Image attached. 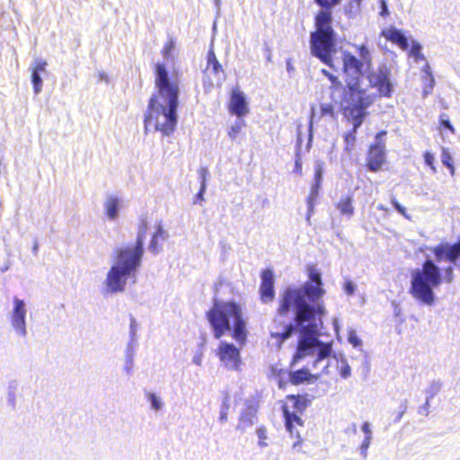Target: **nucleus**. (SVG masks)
I'll use <instances>...</instances> for the list:
<instances>
[{"label":"nucleus","instance_id":"f257e3e1","mask_svg":"<svg viewBox=\"0 0 460 460\" xmlns=\"http://www.w3.org/2000/svg\"><path fill=\"white\" fill-rule=\"evenodd\" d=\"M321 273L311 270L309 280L300 288L288 287L280 296L278 308L279 316L294 313V323L286 324L281 332L271 331L272 338L279 339L282 343L290 338L296 331L299 338L291 366L293 367L307 356H316L312 367L322 368L323 374L328 373L330 358H334L332 342H323L319 339L318 326L322 324V315L325 314L322 296L325 291L322 288Z\"/></svg>","mask_w":460,"mask_h":460},{"label":"nucleus","instance_id":"f03ea898","mask_svg":"<svg viewBox=\"0 0 460 460\" xmlns=\"http://www.w3.org/2000/svg\"><path fill=\"white\" fill-rule=\"evenodd\" d=\"M435 260L426 259L421 268L411 272L409 293L425 305H432L436 300L434 289L443 282L454 281V267L460 259V242L451 244L443 243L432 249Z\"/></svg>","mask_w":460,"mask_h":460},{"label":"nucleus","instance_id":"7ed1b4c3","mask_svg":"<svg viewBox=\"0 0 460 460\" xmlns=\"http://www.w3.org/2000/svg\"><path fill=\"white\" fill-rule=\"evenodd\" d=\"M155 87L145 114V131L154 128L163 136H170L178 122L180 83L177 77H171L165 66L157 63L155 68Z\"/></svg>","mask_w":460,"mask_h":460},{"label":"nucleus","instance_id":"20e7f679","mask_svg":"<svg viewBox=\"0 0 460 460\" xmlns=\"http://www.w3.org/2000/svg\"><path fill=\"white\" fill-rule=\"evenodd\" d=\"M148 229L146 219H142L133 245H125L114 249V263L107 272L103 281L104 294L124 292L127 281L136 276L142 264L144 255V241Z\"/></svg>","mask_w":460,"mask_h":460},{"label":"nucleus","instance_id":"39448f33","mask_svg":"<svg viewBox=\"0 0 460 460\" xmlns=\"http://www.w3.org/2000/svg\"><path fill=\"white\" fill-rule=\"evenodd\" d=\"M207 318L216 339H220L225 333L231 332L232 337L240 346L246 343L247 322L239 304L216 301L207 313Z\"/></svg>","mask_w":460,"mask_h":460},{"label":"nucleus","instance_id":"423d86ee","mask_svg":"<svg viewBox=\"0 0 460 460\" xmlns=\"http://www.w3.org/2000/svg\"><path fill=\"white\" fill-rule=\"evenodd\" d=\"M322 7L314 19L315 31L310 34V49L314 57L332 66V55L335 52V32L332 27L331 10L341 0H314Z\"/></svg>","mask_w":460,"mask_h":460},{"label":"nucleus","instance_id":"0eeeda50","mask_svg":"<svg viewBox=\"0 0 460 460\" xmlns=\"http://www.w3.org/2000/svg\"><path fill=\"white\" fill-rule=\"evenodd\" d=\"M357 49L360 59L348 51L343 52L342 55L343 71L349 92V94L367 93L366 90L360 87L359 79L362 76L364 65L369 69L372 64L371 53L367 47L362 44L357 46Z\"/></svg>","mask_w":460,"mask_h":460},{"label":"nucleus","instance_id":"6e6552de","mask_svg":"<svg viewBox=\"0 0 460 460\" xmlns=\"http://www.w3.org/2000/svg\"><path fill=\"white\" fill-rule=\"evenodd\" d=\"M391 69L385 64L379 65L376 69L369 70L367 79L369 85L376 88L379 96L390 98L394 93V84L391 80Z\"/></svg>","mask_w":460,"mask_h":460},{"label":"nucleus","instance_id":"1a4fd4ad","mask_svg":"<svg viewBox=\"0 0 460 460\" xmlns=\"http://www.w3.org/2000/svg\"><path fill=\"white\" fill-rule=\"evenodd\" d=\"M374 102V97L367 93H356L349 94L348 103L351 106L350 118L353 125L352 129L357 132L358 128L363 123L366 116L365 110Z\"/></svg>","mask_w":460,"mask_h":460},{"label":"nucleus","instance_id":"9d476101","mask_svg":"<svg viewBox=\"0 0 460 460\" xmlns=\"http://www.w3.org/2000/svg\"><path fill=\"white\" fill-rule=\"evenodd\" d=\"M386 131L383 130L376 134L375 143L369 147L367 165L369 171L377 172L381 169L386 160L385 142L384 140Z\"/></svg>","mask_w":460,"mask_h":460},{"label":"nucleus","instance_id":"9b49d317","mask_svg":"<svg viewBox=\"0 0 460 460\" xmlns=\"http://www.w3.org/2000/svg\"><path fill=\"white\" fill-rule=\"evenodd\" d=\"M26 315L27 308L25 301L17 296H13V308L10 312V323L15 334L23 339L28 335Z\"/></svg>","mask_w":460,"mask_h":460},{"label":"nucleus","instance_id":"f8f14e48","mask_svg":"<svg viewBox=\"0 0 460 460\" xmlns=\"http://www.w3.org/2000/svg\"><path fill=\"white\" fill-rule=\"evenodd\" d=\"M217 354L221 363L229 370H238L241 365L240 349L234 344L221 341Z\"/></svg>","mask_w":460,"mask_h":460},{"label":"nucleus","instance_id":"ddd939ff","mask_svg":"<svg viewBox=\"0 0 460 460\" xmlns=\"http://www.w3.org/2000/svg\"><path fill=\"white\" fill-rule=\"evenodd\" d=\"M257 406L253 401L247 400L244 408L241 411L236 429L244 432L247 429L253 426L257 420Z\"/></svg>","mask_w":460,"mask_h":460},{"label":"nucleus","instance_id":"4468645a","mask_svg":"<svg viewBox=\"0 0 460 460\" xmlns=\"http://www.w3.org/2000/svg\"><path fill=\"white\" fill-rule=\"evenodd\" d=\"M229 110L231 113L239 118H242L249 112L246 96L238 88L232 91Z\"/></svg>","mask_w":460,"mask_h":460},{"label":"nucleus","instance_id":"2eb2a0df","mask_svg":"<svg viewBox=\"0 0 460 460\" xmlns=\"http://www.w3.org/2000/svg\"><path fill=\"white\" fill-rule=\"evenodd\" d=\"M261 300L264 303L272 301L275 296L274 273L271 269L264 270L261 272V284L260 287Z\"/></svg>","mask_w":460,"mask_h":460},{"label":"nucleus","instance_id":"dca6fc26","mask_svg":"<svg viewBox=\"0 0 460 460\" xmlns=\"http://www.w3.org/2000/svg\"><path fill=\"white\" fill-rule=\"evenodd\" d=\"M204 74V85L206 86L208 84L209 87H212L215 81L217 84L221 83L223 79L222 75H224V70L221 64L219 62H216L210 65H207Z\"/></svg>","mask_w":460,"mask_h":460},{"label":"nucleus","instance_id":"f3484780","mask_svg":"<svg viewBox=\"0 0 460 460\" xmlns=\"http://www.w3.org/2000/svg\"><path fill=\"white\" fill-rule=\"evenodd\" d=\"M381 35L386 40L396 43L401 49H407L409 48V42L404 33L396 28H391L388 30H383Z\"/></svg>","mask_w":460,"mask_h":460},{"label":"nucleus","instance_id":"a211bd4d","mask_svg":"<svg viewBox=\"0 0 460 460\" xmlns=\"http://www.w3.org/2000/svg\"><path fill=\"white\" fill-rule=\"evenodd\" d=\"M47 62L41 59H37L34 62V67L31 71V83L35 94H39L42 90V79L40 76L41 72H45Z\"/></svg>","mask_w":460,"mask_h":460},{"label":"nucleus","instance_id":"6ab92c4d","mask_svg":"<svg viewBox=\"0 0 460 460\" xmlns=\"http://www.w3.org/2000/svg\"><path fill=\"white\" fill-rule=\"evenodd\" d=\"M106 215L110 220L118 218L120 208V200L116 196H109L104 202Z\"/></svg>","mask_w":460,"mask_h":460},{"label":"nucleus","instance_id":"aec40b11","mask_svg":"<svg viewBox=\"0 0 460 460\" xmlns=\"http://www.w3.org/2000/svg\"><path fill=\"white\" fill-rule=\"evenodd\" d=\"M361 430L365 433V438L360 446V454L364 458H366L372 441V430L370 429V424L368 422H364L361 427Z\"/></svg>","mask_w":460,"mask_h":460},{"label":"nucleus","instance_id":"412c9836","mask_svg":"<svg viewBox=\"0 0 460 460\" xmlns=\"http://www.w3.org/2000/svg\"><path fill=\"white\" fill-rule=\"evenodd\" d=\"M321 189L320 184L313 183L310 190V194L307 199V216L306 220L309 222L312 214L314 213V201L319 195Z\"/></svg>","mask_w":460,"mask_h":460},{"label":"nucleus","instance_id":"4be33fe9","mask_svg":"<svg viewBox=\"0 0 460 460\" xmlns=\"http://www.w3.org/2000/svg\"><path fill=\"white\" fill-rule=\"evenodd\" d=\"M312 375L309 370L306 368H302L296 371L290 372L289 377L290 381L294 385H299L304 383L305 381H308Z\"/></svg>","mask_w":460,"mask_h":460},{"label":"nucleus","instance_id":"5701e85b","mask_svg":"<svg viewBox=\"0 0 460 460\" xmlns=\"http://www.w3.org/2000/svg\"><path fill=\"white\" fill-rule=\"evenodd\" d=\"M337 208L342 215H346L348 217H351L354 213V208L352 206V198L347 196L342 198L337 204Z\"/></svg>","mask_w":460,"mask_h":460},{"label":"nucleus","instance_id":"b1692460","mask_svg":"<svg viewBox=\"0 0 460 460\" xmlns=\"http://www.w3.org/2000/svg\"><path fill=\"white\" fill-rule=\"evenodd\" d=\"M283 413L286 420V428L287 429L292 433L293 423L296 422L299 425H302L301 418L295 412H290L288 410L287 406L283 407Z\"/></svg>","mask_w":460,"mask_h":460},{"label":"nucleus","instance_id":"393cba45","mask_svg":"<svg viewBox=\"0 0 460 460\" xmlns=\"http://www.w3.org/2000/svg\"><path fill=\"white\" fill-rule=\"evenodd\" d=\"M245 126V121L239 118L234 121V123L230 127L228 130V136L232 140H235L237 135L241 132L243 128Z\"/></svg>","mask_w":460,"mask_h":460},{"label":"nucleus","instance_id":"a878e982","mask_svg":"<svg viewBox=\"0 0 460 460\" xmlns=\"http://www.w3.org/2000/svg\"><path fill=\"white\" fill-rule=\"evenodd\" d=\"M441 384L438 381H433L426 389V405H429V401L439 392Z\"/></svg>","mask_w":460,"mask_h":460},{"label":"nucleus","instance_id":"bb28decb","mask_svg":"<svg viewBox=\"0 0 460 460\" xmlns=\"http://www.w3.org/2000/svg\"><path fill=\"white\" fill-rule=\"evenodd\" d=\"M146 397L150 402L152 410L158 411L164 407V403L161 398L155 393L148 392L146 394Z\"/></svg>","mask_w":460,"mask_h":460},{"label":"nucleus","instance_id":"cd10ccee","mask_svg":"<svg viewBox=\"0 0 460 460\" xmlns=\"http://www.w3.org/2000/svg\"><path fill=\"white\" fill-rule=\"evenodd\" d=\"M441 162L445 166H447V168L450 169L451 174L453 175L455 172V168L453 165V159H452V156H451L449 151L446 148L442 149Z\"/></svg>","mask_w":460,"mask_h":460},{"label":"nucleus","instance_id":"c85d7f7f","mask_svg":"<svg viewBox=\"0 0 460 460\" xmlns=\"http://www.w3.org/2000/svg\"><path fill=\"white\" fill-rule=\"evenodd\" d=\"M230 408V403H229V399L228 397L226 396L222 404H221V408H220V413H219V417H218V420L221 422V423H225L227 421V415H228V410Z\"/></svg>","mask_w":460,"mask_h":460},{"label":"nucleus","instance_id":"c756f323","mask_svg":"<svg viewBox=\"0 0 460 460\" xmlns=\"http://www.w3.org/2000/svg\"><path fill=\"white\" fill-rule=\"evenodd\" d=\"M323 175V163L321 161H316L314 163V183L322 184Z\"/></svg>","mask_w":460,"mask_h":460},{"label":"nucleus","instance_id":"7c9ffc66","mask_svg":"<svg viewBox=\"0 0 460 460\" xmlns=\"http://www.w3.org/2000/svg\"><path fill=\"white\" fill-rule=\"evenodd\" d=\"M256 434H257L258 438H259L258 445L261 447H268V443L266 442V439H267V429H266V428L263 427V426L259 427L257 429V430H256Z\"/></svg>","mask_w":460,"mask_h":460},{"label":"nucleus","instance_id":"2f4dec72","mask_svg":"<svg viewBox=\"0 0 460 460\" xmlns=\"http://www.w3.org/2000/svg\"><path fill=\"white\" fill-rule=\"evenodd\" d=\"M348 341L354 348L362 346L361 339L357 335L356 331L353 329L349 330Z\"/></svg>","mask_w":460,"mask_h":460},{"label":"nucleus","instance_id":"473e14b6","mask_svg":"<svg viewBox=\"0 0 460 460\" xmlns=\"http://www.w3.org/2000/svg\"><path fill=\"white\" fill-rule=\"evenodd\" d=\"M410 54L415 57L416 59H425L424 56L421 54V46L417 41H412Z\"/></svg>","mask_w":460,"mask_h":460},{"label":"nucleus","instance_id":"72a5a7b5","mask_svg":"<svg viewBox=\"0 0 460 460\" xmlns=\"http://www.w3.org/2000/svg\"><path fill=\"white\" fill-rule=\"evenodd\" d=\"M423 80L425 81L423 87V97L425 98L432 93V90L435 85V79L433 76H430V78H426Z\"/></svg>","mask_w":460,"mask_h":460},{"label":"nucleus","instance_id":"f704fd0d","mask_svg":"<svg viewBox=\"0 0 460 460\" xmlns=\"http://www.w3.org/2000/svg\"><path fill=\"white\" fill-rule=\"evenodd\" d=\"M210 176L209 171L206 167H201L199 170V179L200 181V187L207 188V181Z\"/></svg>","mask_w":460,"mask_h":460},{"label":"nucleus","instance_id":"c9c22d12","mask_svg":"<svg viewBox=\"0 0 460 460\" xmlns=\"http://www.w3.org/2000/svg\"><path fill=\"white\" fill-rule=\"evenodd\" d=\"M320 110H321V116L322 117L323 116H331V117L334 116L333 107L330 103H323V104H321Z\"/></svg>","mask_w":460,"mask_h":460},{"label":"nucleus","instance_id":"e433bc0d","mask_svg":"<svg viewBox=\"0 0 460 460\" xmlns=\"http://www.w3.org/2000/svg\"><path fill=\"white\" fill-rule=\"evenodd\" d=\"M440 126L443 127L444 128H447L448 130H450L452 133L455 132V128L453 127V125L451 124L448 117L447 114L445 113H442L440 115Z\"/></svg>","mask_w":460,"mask_h":460},{"label":"nucleus","instance_id":"4c0bfd02","mask_svg":"<svg viewBox=\"0 0 460 460\" xmlns=\"http://www.w3.org/2000/svg\"><path fill=\"white\" fill-rule=\"evenodd\" d=\"M137 349V340H131L128 341L127 348H126V357L134 358L135 352Z\"/></svg>","mask_w":460,"mask_h":460},{"label":"nucleus","instance_id":"58836bf2","mask_svg":"<svg viewBox=\"0 0 460 460\" xmlns=\"http://www.w3.org/2000/svg\"><path fill=\"white\" fill-rule=\"evenodd\" d=\"M288 400L292 402L293 407L297 411H301L305 408V404L302 402L301 398L296 395H289Z\"/></svg>","mask_w":460,"mask_h":460},{"label":"nucleus","instance_id":"ea45409f","mask_svg":"<svg viewBox=\"0 0 460 460\" xmlns=\"http://www.w3.org/2000/svg\"><path fill=\"white\" fill-rule=\"evenodd\" d=\"M356 133L357 132H354V130L351 129V131L345 134L344 139L346 142V149L347 150L349 149L350 146H352L354 145L355 140H356Z\"/></svg>","mask_w":460,"mask_h":460},{"label":"nucleus","instance_id":"a19ab883","mask_svg":"<svg viewBox=\"0 0 460 460\" xmlns=\"http://www.w3.org/2000/svg\"><path fill=\"white\" fill-rule=\"evenodd\" d=\"M362 0H352L346 7V13L349 14L355 13L358 11Z\"/></svg>","mask_w":460,"mask_h":460},{"label":"nucleus","instance_id":"79ce46f5","mask_svg":"<svg viewBox=\"0 0 460 460\" xmlns=\"http://www.w3.org/2000/svg\"><path fill=\"white\" fill-rule=\"evenodd\" d=\"M137 323L135 317H130L129 336L131 340H137Z\"/></svg>","mask_w":460,"mask_h":460},{"label":"nucleus","instance_id":"37998d69","mask_svg":"<svg viewBox=\"0 0 460 460\" xmlns=\"http://www.w3.org/2000/svg\"><path fill=\"white\" fill-rule=\"evenodd\" d=\"M153 237H155V239H163V240H165L167 238V234L164 230L161 223L157 224L156 230L154 233Z\"/></svg>","mask_w":460,"mask_h":460},{"label":"nucleus","instance_id":"c03bdc74","mask_svg":"<svg viewBox=\"0 0 460 460\" xmlns=\"http://www.w3.org/2000/svg\"><path fill=\"white\" fill-rule=\"evenodd\" d=\"M391 202L397 212L402 215L405 218H410V217L406 213L405 208H403L395 199H392Z\"/></svg>","mask_w":460,"mask_h":460},{"label":"nucleus","instance_id":"a18cd8bd","mask_svg":"<svg viewBox=\"0 0 460 460\" xmlns=\"http://www.w3.org/2000/svg\"><path fill=\"white\" fill-rule=\"evenodd\" d=\"M174 49V42L172 40H169L163 49V56L165 58H169L172 50Z\"/></svg>","mask_w":460,"mask_h":460},{"label":"nucleus","instance_id":"49530a36","mask_svg":"<svg viewBox=\"0 0 460 460\" xmlns=\"http://www.w3.org/2000/svg\"><path fill=\"white\" fill-rule=\"evenodd\" d=\"M343 289L347 295L351 296L356 291V285L351 280H347L344 283Z\"/></svg>","mask_w":460,"mask_h":460},{"label":"nucleus","instance_id":"de8ad7c7","mask_svg":"<svg viewBox=\"0 0 460 460\" xmlns=\"http://www.w3.org/2000/svg\"><path fill=\"white\" fill-rule=\"evenodd\" d=\"M158 240L159 239H155V237L152 236V239L148 245V250L154 254H157L160 252V249L158 247Z\"/></svg>","mask_w":460,"mask_h":460},{"label":"nucleus","instance_id":"09e8293b","mask_svg":"<svg viewBox=\"0 0 460 460\" xmlns=\"http://www.w3.org/2000/svg\"><path fill=\"white\" fill-rule=\"evenodd\" d=\"M322 74L328 77V79L332 83L333 85L337 86L341 84V82L339 81L338 77L331 74L326 69H322Z\"/></svg>","mask_w":460,"mask_h":460},{"label":"nucleus","instance_id":"8fccbe9b","mask_svg":"<svg viewBox=\"0 0 460 460\" xmlns=\"http://www.w3.org/2000/svg\"><path fill=\"white\" fill-rule=\"evenodd\" d=\"M424 160H425V164L427 165H429L433 171H435V167H434L435 158H434V155L430 152H426L424 154Z\"/></svg>","mask_w":460,"mask_h":460},{"label":"nucleus","instance_id":"3c124183","mask_svg":"<svg viewBox=\"0 0 460 460\" xmlns=\"http://www.w3.org/2000/svg\"><path fill=\"white\" fill-rule=\"evenodd\" d=\"M340 374H341V376L345 379L350 376L351 369L346 361H344V366L341 367Z\"/></svg>","mask_w":460,"mask_h":460},{"label":"nucleus","instance_id":"603ef678","mask_svg":"<svg viewBox=\"0 0 460 460\" xmlns=\"http://www.w3.org/2000/svg\"><path fill=\"white\" fill-rule=\"evenodd\" d=\"M406 411H407V400H404L400 405V411H399L397 417L394 420V422H399L402 420L404 413L406 412Z\"/></svg>","mask_w":460,"mask_h":460},{"label":"nucleus","instance_id":"864d4df0","mask_svg":"<svg viewBox=\"0 0 460 460\" xmlns=\"http://www.w3.org/2000/svg\"><path fill=\"white\" fill-rule=\"evenodd\" d=\"M133 366H134V358L126 357L124 370L128 375H129L131 373Z\"/></svg>","mask_w":460,"mask_h":460},{"label":"nucleus","instance_id":"5fc2aeb1","mask_svg":"<svg viewBox=\"0 0 460 460\" xmlns=\"http://www.w3.org/2000/svg\"><path fill=\"white\" fill-rule=\"evenodd\" d=\"M202 358H203V352L200 350V351H197L195 353V355L193 356L192 358V363L197 365V366H201L202 365Z\"/></svg>","mask_w":460,"mask_h":460},{"label":"nucleus","instance_id":"6e6d98bb","mask_svg":"<svg viewBox=\"0 0 460 460\" xmlns=\"http://www.w3.org/2000/svg\"><path fill=\"white\" fill-rule=\"evenodd\" d=\"M380 7H381L380 15L383 17L387 16L389 14V10H388V6H387L385 0L380 1Z\"/></svg>","mask_w":460,"mask_h":460},{"label":"nucleus","instance_id":"4d7b16f0","mask_svg":"<svg viewBox=\"0 0 460 460\" xmlns=\"http://www.w3.org/2000/svg\"><path fill=\"white\" fill-rule=\"evenodd\" d=\"M314 117H315V111H314V109L312 108V112H311L310 121H309V141H311V139L313 137V121H314Z\"/></svg>","mask_w":460,"mask_h":460},{"label":"nucleus","instance_id":"13d9d810","mask_svg":"<svg viewBox=\"0 0 460 460\" xmlns=\"http://www.w3.org/2000/svg\"><path fill=\"white\" fill-rule=\"evenodd\" d=\"M216 62H218V60H217V58L216 57L215 52L211 49L208 53V63H207V65H210V64H213V63H216Z\"/></svg>","mask_w":460,"mask_h":460},{"label":"nucleus","instance_id":"bf43d9fd","mask_svg":"<svg viewBox=\"0 0 460 460\" xmlns=\"http://www.w3.org/2000/svg\"><path fill=\"white\" fill-rule=\"evenodd\" d=\"M207 188L200 187L199 191L197 193L195 197L194 203H198V201L204 200V194L206 192Z\"/></svg>","mask_w":460,"mask_h":460},{"label":"nucleus","instance_id":"052dcab7","mask_svg":"<svg viewBox=\"0 0 460 460\" xmlns=\"http://www.w3.org/2000/svg\"><path fill=\"white\" fill-rule=\"evenodd\" d=\"M8 401H9L10 405L13 408H14L16 401H15V393H14L13 390V391L9 390V392H8Z\"/></svg>","mask_w":460,"mask_h":460},{"label":"nucleus","instance_id":"680f3d73","mask_svg":"<svg viewBox=\"0 0 460 460\" xmlns=\"http://www.w3.org/2000/svg\"><path fill=\"white\" fill-rule=\"evenodd\" d=\"M295 171L301 173L302 171V162L300 156L297 155L295 161Z\"/></svg>","mask_w":460,"mask_h":460},{"label":"nucleus","instance_id":"e2e57ef3","mask_svg":"<svg viewBox=\"0 0 460 460\" xmlns=\"http://www.w3.org/2000/svg\"><path fill=\"white\" fill-rule=\"evenodd\" d=\"M423 73L426 75L423 79H426V78H430V76H433L432 75V73H431V69H430V66L428 63H426L425 66L423 67L422 69Z\"/></svg>","mask_w":460,"mask_h":460},{"label":"nucleus","instance_id":"0e129e2a","mask_svg":"<svg viewBox=\"0 0 460 460\" xmlns=\"http://www.w3.org/2000/svg\"><path fill=\"white\" fill-rule=\"evenodd\" d=\"M286 68H287L288 73H289V74H292L295 71V67L290 59L287 60Z\"/></svg>","mask_w":460,"mask_h":460},{"label":"nucleus","instance_id":"69168bd1","mask_svg":"<svg viewBox=\"0 0 460 460\" xmlns=\"http://www.w3.org/2000/svg\"><path fill=\"white\" fill-rule=\"evenodd\" d=\"M98 75L100 81H103L106 83L109 81L108 75L104 72H99Z\"/></svg>","mask_w":460,"mask_h":460},{"label":"nucleus","instance_id":"338daca9","mask_svg":"<svg viewBox=\"0 0 460 460\" xmlns=\"http://www.w3.org/2000/svg\"><path fill=\"white\" fill-rule=\"evenodd\" d=\"M38 249H39V245H38V243L36 242L32 247V252L34 254H37L38 253Z\"/></svg>","mask_w":460,"mask_h":460},{"label":"nucleus","instance_id":"774afa93","mask_svg":"<svg viewBox=\"0 0 460 460\" xmlns=\"http://www.w3.org/2000/svg\"><path fill=\"white\" fill-rule=\"evenodd\" d=\"M429 405L427 406L426 402L423 404V406H421V409L425 411L426 415H428V413H429Z\"/></svg>","mask_w":460,"mask_h":460}]
</instances>
